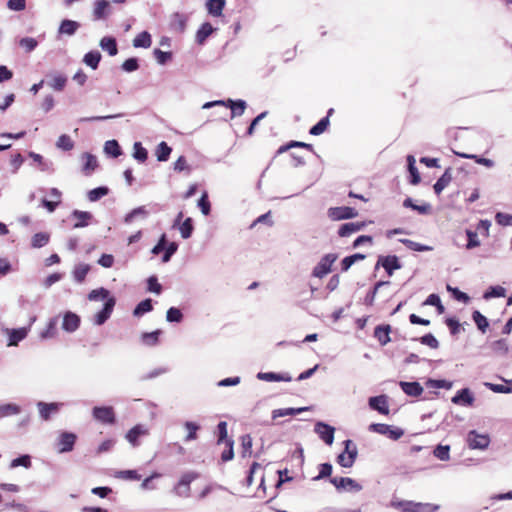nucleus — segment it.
Listing matches in <instances>:
<instances>
[{
  "label": "nucleus",
  "instance_id": "1",
  "mask_svg": "<svg viewBox=\"0 0 512 512\" xmlns=\"http://www.w3.org/2000/svg\"><path fill=\"white\" fill-rule=\"evenodd\" d=\"M215 435L217 437V445H224L225 447V449L221 453V460L223 462H228L232 460L234 457V441L232 437H230L229 434H227L226 422H219L215 431Z\"/></svg>",
  "mask_w": 512,
  "mask_h": 512
},
{
  "label": "nucleus",
  "instance_id": "2",
  "mask_svg": "<svg viewBox=\"0 0 512 512\" xmlns=\"http://www.w3.org/2000/svg\"><path fill=\"white\" fill-rule=\"evenodd\" d=\"M212 106H223L225 109H230V118H234L236 116H241L245 109H246V102L244 100H231L228 99L227 101H214V102H207L203 105V108H210Z\"/></svg>",
  "mask_w": 512,
  "mask_h": 512
},
{
  "label": "nucleus",
  "instance_id": "3",
  "mask_svg": "<svg viewBox=\"0 0 512 512\" xmlns=\"http://www.w3.org/2000/svg\"><path fill=\"white\" fill-rule=\"evenodd\" d=\"M338 259V255L335 253H329L324 255L318 264L314 267L312 275L316 278H323L331 272L332 265Z\"/></svg>",
  "mask_w": 512,
  "mask_h": 512
},
{
  "label": "nucleus",
  "instance_id": "4",
  "mask_svg": "<svg viewBox=\"0 0 512 512\" xmlns=\"http://www.w3.org/2000/svg\"><path fill=\"white\" fill-rule=\"evenodd\" d=\"M369 430L381 435H385L392 440H397L404 435V430L394 425L385 423H372Z\"/></svg>",
  "mask_w": 512,
  "mask_h": 512
},
{
  "label": "nucleus",
  "instance_id": "5",
  "mask_svg": "<svg viewBox=\"0 0 512 512\" xmlns=\"http://www.w3.org/2000/svg\"><path fill=\"white\" fill-rule=\"evenodd\" d=\"M357 457V449L351 440L345 441V450L337 457V463L344 468L353 466Z\"/></svg>",
  "mask_w": 512,
  "mask_h": 512
},
{
  "label": "nucleus",
  "instance_id": "6",
  "mask_svg": "<svg viewBox=\"0 0 512 512\" xmlns=\"http://www.w3.org/2000/svg\"><path fill=\"white\" fill-rule=\"evenodd\" d=\"M197 478L198 474L195 472L184 473L178 484L175 485V493L182 497H188L191 494V482L195 481Z\"/></svg>",
  "mask_w": 512,
  "mask_h": 512
},
{
  "label": "nucleus",
  "instance_id": "7",
  "mask_svg": "<svg viewBox=\"0 0 512 512\" xmlns=\"http://www.w3.org/2000/svg\"><path fill=\"white\" fill-rule=\"evenodd\" d=\"M358 215V212L348 206H342V207H332L328 210V216L330 219L334 221L338 220H344V219H351Z\"/></svg>",
  "mask_w": 512,
  "mask_h": 512
},
{
  "label": "nucleus",
  "instance_id": "8",
  "mask_svg": "<svg viewBox=\"0 0 512 512\" xmlns=\"http://www.w3.org/2000/svg\"><path fill=\"white\" fill-rule=\"evenodd\" d=\"M467 442L471 449H485L488 447L491 439L487 434H478L475 431H470L467 437Z\"/></svg>",
  "mask_w": 512,
  "mask_h": 512
},
{
  "label": "nucleus",
  "instance_id": "9",
  "mask_svg": "<svg viewBox=\"0 0 512 512\" xmlns=\"http://www.w3.org/2000/svg\"><path fill=\"white\" fill-rule=\"evenodd\" d=\"M115 304L116 299L114 297L107 299L102 310L96 313L94 317V323L97 325L104 324L110 318L115 307Z\"/></svg>",
  "mask_w": 512,
  "mask_h": 512
},
{
  "label": "nucleus",
  "instance_id": "10",
  "mask_svg": "<svg viewBox=\"0 0 512 512\" xmlns=\"http://www.w3.org/2000/svg\"><path fill=\"white\" fill-rule=\"evenodd\" d=\"M76 441V435L73 433L64 432L58 437V452L67 453L73 450Z\"/></svg>",
  "mask_w": 512,
  "mask_h": 512
},
{
  "label": "nucleus",
  "instance_id": "11",
  "mask_svg": "<svg viewBox=\"0 0 512 512\" xmlns=\"http://www.w3.org/2000/svg\"><path fill=\"white\" fill-rule=\"evenodd\" d=\"M315 431L326 445H332L334 440V427L324 422H318Z\"/></svg>",
  "mask_w": 512,
  "mask_h": 512
},
{
  "label": "nucleus",
  "instance_id": "12",
  "mask_svg": "<svg viewBox=\"0 0 512 512\" xmlns=\"http://www.w3.org/2000/svg\"><path fill=\"white\" fill-rule=\"evenodd\" d=\"M377 265H381L389 276H391L395 270L401 268L399 259L395 255L380 256Z\"/></svg>",
  "mask_w": 512,
  "mask_h": 512
},
{
  "label": "nucleus",
  "instance_id": "13",
  "mask_svg": "<svg viewBox=\"0 0 512 512\" xmlns=\"http://www.w3.org/2000/svg\"><path fill=\"white\" fill-rule=\"evenodd\" d=\"M149 434V428L144 424H136L126 433V440L134 447L138 445V438Z\"/></svg>",
  "mask_w": 512,
  "mask_h": 512
},
{
  "label": "nucleus",
  "instance_id": "14",
  "mask_svg": "<svg viewBox=\"0 0 512 512\" xmlns=\"http://www.w3.org/2000/svg\"><path fill=\"white\" fill-rule=\"evenodd\" d=\"M369 406L371 409L380 414L387 415L389 413L388 396L379 395L369 399Z\"/></svg>",
  "mask_w": 512,
  "mask_h": 512
},
{
  "label": "nucleus",
  "instance_id": "15",
  "mask_svg": "<svg viewBox=\"0 0 512 512\" xmlns=\"http://www.w3.org/2000/svg\"><path fill=\"white\" fill-rule=\"evenodd\" d=\"M182 218H183V212H179L176 217V220L174 222V226L179 225V231H180L181 237L183 239H188L192 235V232L194 230L193 221L191 218H186L180 224V221L182 220Z\"/></svg>",
  "mask_w": 512,
  "mask_h": 512
},
{
  "label": "nucleus",
  "instance_id": "16",
  "mask_svg": "<svg viewBox=\"0 0 512 512\" xmlns=\"http://www.w3.org/2000/svg\"><path fill=\"white\" fill-rule=\"evenodd\" d=\"M80 317L71 311H68L63 316L62 329L67 332H74L80 326Z\"/></svg>",
  "mask_w": 512,
  "mask_h": 512
},
{
  "label": "nucleus",
  "instance_id": "17",
  "mask_svg": "<svg viewBox=\"0 0 512 512\" xmlns=\"http://www.w3.org/2000/svg\"><path fill=\"white\" fill-rule=\"evenodd\" d=\"M187 21L188 17L186 15L176 12L170 17V29L178 33H183L186 29Z\"/></svg>",
  "mask_w": 512,
  "mask_h": 512
},
{
  "label": "nucleus",
  "instance_id": "18",
  "mask_svg": "<svg viewBox=\"0 0 512 512\" xmlns=\"http://www.w3.org/2000/svg\"><path fill=\"white\" fill-rule=\"evenodd\" d=\"M452 402L461 406H472L474 402V396L468 388L461 389L452 398Z\"/></svg>",
  "mask_w": 512,
  "mask_h": 512
},
{
  "label": "nucleus",
  "instance_id": "19",
  "mask_svg": "<svg viewBox=\"0 0 512 512\" xmlns=\"http://www.w3.org/2000/svg\"><path fill=\"white\" fill-rule=\"evenodd\" d=\"M110 13V3L107 0H97L94 3L93 17L95 20L106 18Z\"/></svg>",
  "mask_w": 512,
  "mask_h": 512
},
{
  "label": "nucleus",
  "instance_id": "20",
  "mask_svg": "<svg viewBox=\"0 0 512 512\" xmlns=\"http://www.w3.org/2000/svg\"><path fill=\"white\" fill-rule=\"evenodd\" d=\"M365 227V222H349L342 224L338 230L340 237H348L353 233L362 230Z\"/></svg>",
  "mask_w": 512,
  "mask_h": 512
},
{
  "label": "nucleus",
  "instance_id": "21",
  "mask_svg": "<svg viewBox=\"0 0 512 512\" xmlns=\"http://www.w3.org/2000/svg\"><path fill=\"white\" fill-rule=\"evenodd\" d=\"M331 483L335 486L336 489L350 488L356 491H359L361 489V486L358 484L357 481L346 477L332 478Z\"/></svg>",
  "mask_w": 512,
  "mask_h": 512
},
{
  "label": "nucleus",
  "instance_id": "22",
  "mask_svg": "<svg viewBox=\"0 0 512 512\" xmlns=\"http://www.w3.org/2000/svg\"><path fill=\"white\" fill-rule=\"evenodd\" d=\"M334 110L330 108L327 116L322 118L316 125L310 128L309 133L313 136H318L324 133L330 125L329 117L333 114Z\"/></svg>",
  "mask_w": 512,
  "mask_h": 512
},
{
  "label": "nucleus",
  "instance_id": "23",
  "mask_svg": "<svg viewBox=\"0 0 512 512\" xmlns=\"http://www.w3.org/2000/svg\"><path fill=\"white\" fill-rule=\"evenodd\" d=\"M452 181V173L451 168H447L443 175L437 180V182L434 184V192L437 195H440L441 192L450 184Z\"/></svg>",
  "mask_w": 512,
  "mask_h": 512
},
{
  "label": "nucleus",
  "instance_id": "24",
  "mask_svg": "<svg viewBox=\"0 0 512 512\" xmlns=\"http://www.w3.org/2000/svg\"><path fill=\"white\" fill-rule=\"evenodd\" d=\"M400 386L405 394L418 397L423 393V387L418 382H400Z\"/></svg>",
  "mask_w": 512,
  "mask_h": 512
},
{
  "label": "nucleus",
  "instance_id": "25",
  "mask_svg": "<svg viewBox=\"0 0 512 512\" xmlns=\"http://www.w3.org/2000/svg\"><path fill=\"white\" fill-rule=\"evenodd\" d=\"M390 325H379L374 329V337L379 341L381 345H386L390 342Z\"/></svg>",
  "mask_w": 512,
  "mask_h": 512
},
{
  "label": "nucleus",
  "instance_id": "26",
  "mask_svg": "<svg viewBox=\"0 0 512 512\" xmlns=\"http://www.w3.org/2000/svg\"><path fill=\"white\" fill-rule=\"evenodd\" d=\"M296 147L304 148L310 152H314V147L312 144L300 142V141H290L289 143L280 146L276 152V155L283 154V153L287 152L289 149L296 148Z\"/></svg>",
  "mask_w": 512,
  "mask_h": 512
},
{
  "label": "nucleus",
  "instance_id": "27",
  "mask_svg": "<svg viewBox=\"0 0 512 512\" xmlns=\"http://www.w3.org/2000/svg\"><path fill=\"white\" fill-rule=\"evenodd\" d=\"M213 31L214 28L210 23H203L196 33L197 43L203 44L206 41V39L213 33Z\"/></svg>",
  "mask_w": 512,
  "mask_h": 512
},
{
  "label": "nucleus",
  "instance_id": "28",
  "mask_svg": "<svg viewBox=\"0 0 512 512\" xmlns=\"http://www.w3.org/2000/svg\"><path fill=\"white\" fill-rule=\"evenodd\" d=\"M152 44L151 35L147 31L139 33L133 39V46L135 48H149Z\"/></svg>",
  "mask_w": 512,
  "mask_h": 512
},
{
  "label": "nucleus",
  "instance_id": "29",
  "mask_svg": "<svg viewBox=\"0 0 512 512\" xmlns=\"http://www.w3.org/2000/svg\"><path fill=\"white\" fill-rule=\"evenodd\" d=\"M100 46L103 50L107 51L110 56H115L118 53L116 39L113 37H103L100 40Z\"/></svg>",
  "mask_w": 512,
  "mask_h": 512
},
{
  "label": "nucleus",
  "instance_id": "30",
  "mask_svg": "<svg viewBox=\"0 0 512 512\" xmlns=\"http://www.w3.org/2000/svg\"><path fill=\"white\" fill-rule=\"evenodd\" d=\"M161 330H155L153 332H145L141 334V341L144 345L152 347L156 346L159 342V336L161 334Z\"/></svg>",
  "mask_w": 512,
  "mask_h": 512
},
{
  "label": "nucleus",
  "instance_id": "31",
  "mask_svg": "<svg viewBox=\"0 0 512 512\" xmlns=\"http://www.w3.org/2000/svg\"><path fill=\"white\" fill-rule=\"evenodd\" d=\"M225 6V0H208L206 3L209 14L213 16H220Z\"/></svg>",
  "mask_w": 512,
  "mask_h": 512
},
{
  "label": "nucleus",
  "instance_id": "32",
  "mask_svg": "<svg viewBox=\"0 0 512 512\" xmlns=\"http://www.w3.org/2000/svg\"><path fill=\"white\" fill-rule=\"evenodd\" d=\"M79 23L73 20L65 19L61 22L59 27L60 34L73 35L79 28Z\"/></svg>",
  "mask_w": 512,
  "mask_h": 512
},
{
  "label": "nucleus",
  "instance_id": "33",
  "mask_svg": "<svg viewBox=\"0 0 512 512\" xmlns=\"http://www.w3.org/2000/svg\"><path fill=\"white\" fill-rule=\"evenodd\" d=\"M242 457H250L253 454V438L250 434L241 436Z\"/></svg>",
  "mask_w": 512,
  "mask_h": 512
},
{
  "label": "nucleus",
  "instance_id": "34",
  "mask_svg": "<svg viewBox=\"0 0 512 512\" xmlns=\"http://www.w3.org/2000/svg\"><path fill=\"white\" fill-rule=\"evenodd\" d=\"M100 60L101 54L97 50L86 53L83 58V62L92 69H96L98 67Z\"/></svg>",
  "mask_w": 512,
  "mask_h": 512
},
{
  "label": "nucleus",
  "instance_id": "35",
  "mask_svg": "<svg viewBox=\"0 0 512 512\" xmlns=\"http://www.w3.org/2000/svg\"><path fill=\"white\" fill-rule=\"evenodd\" d=\"M83 158L85 159V163L83 166V172L86 175H90L98 167L97 158L94 155L89 154V153H85L83 155Z\"/></svg>",
  "mask_w": 512,
  "mask_h": 512
},
{
  "label": "nucleus",
  "instance_id": "36",
  "mask_svg": "<svg viewBox=\"0 0 512 512\" xmlns=\"http://www.w3.org/2000/svg\"><path fill=\"white\" fill-rule=\"evenodd\" d=\"M171 151H172L171 147H169L166 142L162 141L161 143L158 144V146L156 148L155 154H156L157 160L160 162L167 161L169 159Z\"/></svg>",
  "mask_w": 512,
  "mask_h": 512
},
{
  "label": "nucleus",
  "instance_id": "37",
  "mask_svg": "<svg viewBox=\"0 0 512 512\" xmlns=\"http://www.w3.org/2000/svg\"><path fill=\"white\" fill-rule=\"evenodd\" d=\"M506 385L485 383V386L495 393H512V380H505Z\"/></svg>",
  "mask_w": 512,
  "mask_h": 512
},
{
  "label": "nucleus",
  "instance_id": "38",
  "mask_svg": "<svg viewBox=\"0 0 512 512\" xmlns=\"http://www.w3.org/2000/svg\"><path fill=\"white\" fill-rule=\"evenodd\" d=\"M309 407H299V408H286V409H276L272 412V416H290L306 411H310Z\"/></svg>",
  "mask_w": 512,
  "mask_h": 512
},
{
  "label": "nucleus",
  "instance_id": "39",
  "mask_svg": "<svg viewBox=\"0 0 512 512\" xmlns=\"http://www.w3.org/2000/svg\"><path fill=\"white\" fill-rule=\"evenodd\" d=\"M72 215L77 219V222L74 224L75 228L87 226L88 220L91 218V214L89 212L79 210H75Z\"/></svg>",
  "mask_w": 512,
  "mask_h": 512
},
{
  "label": "nucleus",
  "instance_id": "40",
  "mask_svg": "<svg viewBox=\"0 0 512 512\" xmlns=\"http://www.w3.org/2000/svg\"><path fill=\"white\" fill-rule=\"evenodd\" d=\"M472 319L475 322L477 328L482 333H485L489 326L487 318L484 315H482L479 311L476 310L472 314Z\"/></svg>",
  "mask_w": 512,
  "mask_h": 512
},
{
  "label": "nucleus",
  "instance_id": "41",
  "mask_svg": "<svg viewBox=\"0 0 512 512\" xmlns=\"http://www.w3.org/2000/svg\"><path fill=\"white\" fill-rule=\"evenodd\" d=\"M111 297L112 296H110V292L103 287L94 289L88 294V299L91 301H97V300H106L107 301V299H109Z\"/></svg>",
  "mask_w": 512,
  "mask_h": 512
},
{
  "label": "nucleus",
  "instance_id": "42",
  "mask_svg": "<svg viewBox=\"0 0 512 512\" xmlns=\"http://www.w3.org/2000/svg\"><path fill=\"white\" fill-rule=\"evenodd\" d=\"M89 270H90V266L88 264H79V265H77L75 267L74 271H73L74 279L78 283L83 282L85 280Z\"/></svg>",
  "mask_w": 512,
  "mask_h": 512
},
{
  "label": "nucleus",
  "instance_id": "43",
  "mask_svg": "<svg viewBox=\"0 0 512 512\" xmlns=\"http://www.w3.org/2000/svg\"><path fill=\"white\" fill-rule=\"evenodd\" d=\"M153 309L152 300L145 299L141 301L134 309L133 315L136 317L142 316L144 313L150 312Z\"/></svg>",
  "mask_w": 512,
  "mask_h": 512
},
{
  "label": "nucleus",
  "instance_id": "44",
  "mask_svg": "<svg viewBox=\"0 0 512 512\" xmlns=\"http://www.w3.org/2000/svg\"><path fill=\"white\" fill-rule=\"evenodd\" d=\"M408 170L411 175V181H410L411 184H413V185L419 184L421 178H420L418 169L415 166V159L413 158V156L408 157Z\"/></svg>",
  "mask_w": 512,
  "mask_h": 512
},
{
  "label": "nucleus",
  "instance_id": "45",
  "mask_svg": "<svg viewBox=\"0 0 512 512\" xmlns=\"http://www.w3.org/2000/svg\"><path fill=\"white\" fill-rule=\"evenodd\" d=\"M49 235L47 233L39 232L33 235L31 245L34 248H41L49 242Z\"/></svg>",
  "mask_w": 512,
  "mask_h": 512
},
{
  "label": "nucleus",
  "instance_id": "46",
  "mask_svg": "<svg viewBox=\"0 0 512 512\" xmlns=\"http://www.w3.org/2000/svg\"><path fill=\"white\" fill-rule=\"evenodd\" d=\"M67 83V78L64 75L56 74L52 77V80L49 82L51 88L55 91H62Z\"/></svg>",
  "mask_w": 512,
  "mask_h": 512
},
{
  "label": "nucleus",
  "instance_id": "47",
  "mask_svg": "<svg viewBox=\"0 0 512 512\" xmlns=\"http://www.w3.org/2000/svg\"><path fill=\"white\" fill-rule=\"evenodd\" d=\"M38 407L41 416H49L51 413L58 412L59 404L39 402Z\"/></svg>",
  "mask_w": 512,
  "mask_h": 512
},
{
  "label": "nucleus",
  "instance_id": "48",
  "mask_svg": "<svg viewBox=\"0 0 512 512\" xmlns=\"http://www.w3.org/2000/svg\"><path fill=\"white\" fill-rule=\"evenodd\" d=\"M32 465L31 458L29 455H23L19 458L12 459L10 462V468L15 469L19 466L24 467L25 469H29Z\"/></svg>",
  "mask_w": 512,
  "mask_h": 512
},
{
  "label": "nucleus",
  "instance_id": "49",
  "mask_svg": "<svg viewBox=\"0 0 512 512\" xmlns=\"http://www.w3.org/2000/svg\"><path fill=\"white\" fill-rule=\"evenodd\" d=\"M258 379L265 381H289V377H284L281 374L273 373V372H260L257 375Z\"/></svg>",
  "mask_w": 512,
  "mask_h": 512
},
{
  "label": "nucleus",
  "instance_id": "50",
  "mask_svg": "<svg viewBox=\"0 0 512 512\" xmlns=\"http://www.w3.org/2000/svg\"><path fill=\"white\" fill-rule=\"evenodd\" d=\"M392 507L400 512H412L415 509L416 502L414 501H393Z\"/></svg>",
  "mask_w": 512,
  "mask_h": 512
},
{
  "label": "nucleus",
  "instance_id": "51",
  "mask_svg": "<svg viewBox=\"0 0 512 512\" xmlns=\"http://www.w3.org/2000/svg\"><path fill=\"white\" fill-rule=\"evenodd\" d=\"M104 150L107 154L118 157L121 155V148L116 140H109L105 143Z\"/></svg>",
  "mask_w": 512,
  "mask_h": 512
},
{
  "label": "nucleus",
  "instance_id": "52",
  "mask_svg": "<svg viewBox=\"0 0 512 512\" xmlns=\"http://www.w3.org/2000/svg\"><path fill=\"white\" fill-rule=\"evenodd\" d=\"M184 427L187 432L185 436V441H191L196 439V433L199 430L200 426L196 422H185Z\"/></svg>",
  "mask_w": 512,
  "mask_h": 512
},
{
  "label": "nucleus",
  "instance_id": "53",
  "mask_svg": "<svg viewBox=\"0 0 512 512\" xmlns=\"http://www.w3.org/2000/svg\"><path fill=\"white\" fill-rule=\"evenodd\" d=\"M27 335V332L24 328L14 329L12 330L9 337V346L17 345V343L23 340Z\"/></svg>",
  "mask_w": 512,
  "mask_h": 512
},
{
  "label": "nucleus",
  "instance_id": "54",
  "mask_svg": "<svg viewBox=\"0 0 512 512\" xmlns=\"http://www.w3.org/2000/svg\"><path fill=\"white\" fill-rule=\"evenodd\" d=\"M458 155L462 158L474 159L476 163L484 165L488 168H491L494 165V162L488 158H483V157H479L477 155H471V154H466V153H459Z\"/></svg>",
  "mask_w": 512,
  "mask_h": 512
},
{
  "label": "nucleus",
  "instance_id": "55",
  "mask_svg": "<svg viewBox=\"0 0 512 512\" xmlns=\"http://www.w3.org/2000/svg\"><path fill=\"white\" fill-rule=\"evenodd\" d=\"M134 158L138 160L139 162L143 163L147 160L148 152L147 150L141 145L140 142H136L134 144Z\"/></svg>",
  "mask_w": 512,
  "mask_h": 512
},
{
  "label": "nucleus",
  "instance_id": "56",
  "mask_svg": "<svg viewBox=\"0 0 512 512\" xmlns=\"http://www.w3.org/2000/svg\"><path fill=\"white\" fill-rule=\"evenodd\" d=\"M57 147L65 151H70L74 147V142L72 141L70 136L63 134L57 140Z\"/></svg>",
  "mask_w": 512,
  "mask_h": 512
},
{
  "label": "nucleus",
  "instance_id": "57",
  "mask_svg": "<svg viewBox=\"0 0 512 512\" xmlns=\"http://www.w3.org/2000/svg\"><path fill=\"white\" fill-rule=\"evenodd\" d=\"M109 192V189L107 187H98L95 189H92L88 192V198L90 201L94 202L102 198L103 196H106Z\"/></svg>",
  "mask_w": 512,
  "mask_h": 512
},
{
  "label": "nucleus",
  "instance_id": "58",
  "mask_svg": "<svg viewBox=\"0 0 512 512\" xmlns=\"http://www.w3.org/2000/svg\"><path fill=\"white\" fill-rule=\"evenodd\" d=\"M21 413L20 407L15 404H5L0 406V416H11Z\"/></svg>",
  "mask_w": 512,
  "mask_h": 512
},
{
  "label": "nucleus",
  "instance_id": "59",
  "mask_svg": "<svg viewBox=\"0 0 512 512\" xmlns=\"http://www.w3.org/2000/svg\"><path fill=\"white\" fill-rule=\"evenodd\" d=\"M166 318H167V321H169V322H180L183 318V315H182V312L178 308L171 307L168 309V311L166 313Z\"/></svg>",
  "mask_w": 512,
  "mask_h": 512
},
{
  "label": "nucleus",
  "instance_id": "60",
  "mask_svg": "<svg viewBox=\"0 0 512 512\" xmlns=\"http://www.w3.org/2000/svg\"><path fill=\"white\" fill-rule=\"evenodd\" d=\"M37 41L32 37H25L19 41V45L26 50V52L33 51L37 46Z\"/></svg>",
  "mask_w": 512,
  "mask_h": 512
},
{
  "label": "nucleus",
  "instance_id": "61",
  "mask_svg": "<svg viewBox=\"0 0 512 512\" xmlns=\"http://www.w3.org/2000/svg\"><path fill=\"white\" fill-rule=\"evenodd\" d=\"M420 342L423 344V345H427L429 346L430 348L432 349H437L438 346H439V342L438 340L435 338L434 335H432L431 333H428L424 336H422L420 338Z\"/></svg>",
  "mask_w": 512,
  "mask_h": 512
},
{
  "label": "nucleus",
  "instance_id": "62",
  "mask_svg": "<svg viewBox=\"0 0 512 512\" xmlns=\"http://www.w3.org/2000/svg\"><path fill=\"white\" fill-rule=\"evenodd\" d=\"M174 170L177 172L187 171V173H190L191 168L184 156L178 157V159L175 161Z\"/></svg>",
  "mask_w": 512,
  "mask_h": 512
},
{
  "label": "nucleus",
  "instance_id": "63",
  "mask_svg": "<svg viewBox=\"0 0 512 512\" xmlns=\"http://www.w3.org/2000/svg\"><path fill=\"white\" fill-rule=\"evenodd\" d=\"M438 510V506L430 503H417L415 504V509L412 512H436Z\"/></svg>",
  "mask_w": 512,
  "mask_h": 512
},
{
  "label": "nucleus",
  "instance_id": "64",
  "mask_svg": "<svg viewBox=\"0 0 512 512\" xmlns=\"http://www.w3.org/2000/svg\"><path fill=\"white\" fill-rule=\"evenodd\" d=\"M434 456L440 460L449 459V446H436L434 449Z\"/></svg>",
  "mask_w": 512,
  "mask_h": 512
}]
</instances>
